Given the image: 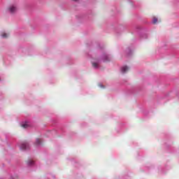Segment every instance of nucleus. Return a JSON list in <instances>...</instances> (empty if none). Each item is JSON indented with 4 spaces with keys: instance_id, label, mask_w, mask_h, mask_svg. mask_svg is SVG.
Wrapping results in <instances>:
<instances>
[{
    "instance_id": "39448f33",
    "label": "nucleus",
    "mask_w": 179,
    "mask_h": 179,
    "mask_svg": "<svg viewBox=\"0 0 179 179\" xmlns=\"http://www.w3.org/2000/svg\"><path fill=\"white\" fill-rule=\"evenodd\" d=\"M41 139L37 138L36 142V145H41Z\"/></svg>"
},
{
    "instance_id": "f257e3e1",
    "label": "nucleus",
    "mask_w": 179,
    "mask_h": 179,
    "mask_svg": "<svg viewBox=\"0 0 179 179\" xmlns=\"http://www.w3.org/2000/svg\"><path fill=\"white\" fill-rule=\"evenodd\" d=\"M20 149L22 150H26V149H29V144L27 143H22L21 144Z\"/></svg>"
},
{
    "instance_id": "1a4fd4ad",
    "label": "nucleus",
    "mask_w": 179,
    "mask_h": 179,
    "mask_svg": "<svg viewBox=\"0 0 179 179\" xmlns=\"http://www.w3.org/2000/svg\"><path fill=\"white\" fill-rule=\"evenodd\" d=\"M1 36L3 38H6V37H8V34H1Z\"/></svg>"
},
{
    "instance_id": "f03ea898",
    "label": "nucleus",
    "mask_w": 179,
    "mask_h": 179,
    "mask_svg": "<svg viewBox=\"0 0 179 179\" xmlns=\"http://www.w3.org/2000/svg\"><path fill=\"white\" fill-rule=\"evenodd\" d=\"M8 9H9L10 13H15V12H16V10H17V8L15 6H10Z\"/></svg>"
},
{
    "instance_id": "9d476101",
    "label": "nucleus",
    "mask_w": 179,
    "mask_h": 179,
    "mask_svg": "<svg viewBox=\"0 0 179 179\" xmlns=\"http://www.w3.org/2000/svg\"><path fill=\"white\" fill-rule=\"evenodd\" d=\"M73 1H78V0H73Z\"/></svg>"
},
{
    "instance_id": "20e7f679",
    "label": "nucleus",
    "mask_w": 179,
    "mask_h": 179,
    "mask_svg": "<svg viewBox=\"0 0 179 179\" xmlns=\"http://www.w3.org/2000/svg\"><path fill=\"white\" fill-rule=\"evenodd\" d=\"M27 164H28V166H33V164H34V161L31 160V159H29L28 162H27Z\"/></svg>"
},
{
    "instance_id": "0eeeda50",
    "label": "nucleus",
    "mask_w": 179,
    "mask_h": 179,
    "mask_svg": "<svg viewBox=\"0 0 179 179\" xmlns=\"http://www.w3.org/2000/svg\"><path fill=\"white\" fill-rule=\"evenodd\" d=\"M152 23L154 24H156V23H157V18H156V17H154V18L152 20Z\"/></svg>"
},
{
    "instance_id": "7ed1b4c3",
    "label": "nucleus",
    "mask_w": 179,
    "mask_h": 179,
    "mask_svg": "<svg viewBox=\"0 0 179 179\" xmlns=\"http://www.w3.org/2000/svg\"><path fill=\"white\" fill-rule=\"evenodd\" d=\"M129 71V68H128V66H124L122 67V69H121L122 73H125L128 72Z\"/></svg>"
},
{
    "instance_id": "6e6552de",
    "label": "nucleus",
    "mask_w": 179,
    "mask_h": 179,
    "mask_svg": "<svg viewBox=\"0 0 179 179\" xmlns=\"http://www.w3.org/2000/svg\"><path fill=\"white\" fill-rule=\"evenodd\" d=\"M92 66L94 68H99V64L97 63H92Z\"/></svg>"
},
{
    "instance_id": "423d86ee",
    "label": "nucleus",
    "mask_w": 179,
    "mask_h": 179,
    "mask_svg": "<svg viewBox=\"0 0 179 179\" xmlns=\"http://www.w3.org/2000/svg\"><path fill=\"white\" fill-rule=\"evenodd\" d=\"M21 127H22V128H28L29 124L24 123V124H22Z\"/></svg>"
}]
</instances>
